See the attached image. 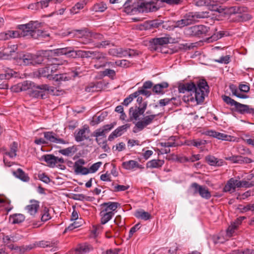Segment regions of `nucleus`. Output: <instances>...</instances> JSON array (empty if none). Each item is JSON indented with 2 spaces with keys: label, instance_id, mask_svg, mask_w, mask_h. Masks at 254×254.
I'll use <instances>...</instances> for the list:
<instances>
[{
  "label": "nucleus",
  "instance_id": "20",
  "mask_svg": "<svg viewBox=\"0 0 254 254\" xmlns=\"http://www.w3.org/2000/svg\"><path fill=\"white\" fill-rule=\"evenodd\" d=\"M39 208V202L35 200H31L30 204L26 206V210L30 215H34Z\"/></svg>",
  "mask_w": 254,
  "mask_h": 254
},
{
  "label": "nucleus",
  "instance_id": "25",
  "mask_svg": "<svg viewBox=\"0 0 254 254\" xmlns=\"http://www.w3.org/2000/svg\"><path fill=\"white\" fill-rule=\"evenodd\" d=\"M13 175L17 178L24 182H28L30 177L21 169L18 168L15 171L13 172Z\"/></svg>",
  "mask_w": 254,
  "mask_h": 254
},
{
  "label": "nucleus",
  "instance_id": "6",
  "mask_svg": "<svg viewBox=\"0 0 254 254\" xmlns=\"http://www.w3.org/2000/svg\"><path fill=\"white\" fill-rule=\"evenodd\" d=\"M209 13V12L207 11L190 12L186 13L184 17L189 25L196 21L198 19L209 17L210 15Z\"/></svg>",
  "mask_w": 254,
  "mask_h": 254
},
{
  "label": "nucleus",
  "instance_id": "57",
  "mask_svg": "<svg viewBox=\"0 0 254 254\" xmlns=\"http://www.w3.org/2000/svg\"><path fill=\"white\" fill-rule=\"evenodd\" d=\"M222 98L223 100L228 105L231 106H235L237 102L235 101L234 99L231 98L230 97L226 95H222Z\"/></svg>",
  "mask_w": 254,
  "mask_h": 254
},
{
  "label": "nucleus",
  "instance_id": "11",
  "mask_svg": "<svg viewBox=\"0 0 254 254\" xmlns=\"http://www.w3.org/2000/svg\"><path fill=\"white\" fill-rule=\"evenodd\" d=\"M237 188H241L240 181L234 178H231L225 185L223 191L225 192L232 193L236 191Z\"/></svg>",
  "mask_w": 254,
  "mask_h": 254
},
{
  "label": "nucleus",
  "instance_id": "54",
  "mask_svg": "<svg viewBox=\"0 0 254 254\" xmlns=\"http://www.w3.org/2000/svg\"><path fill=\"white\" fill-rule=\"evenodd\" d=\"M51 218V215L49 213V209L47 207H44L43 210L42 216H41V221L43 222L47 221L50 220Z\"/></svg>",
  "mask_w": 254,
  "mask_h": 254
},
{
  "label": "nucleus",
  "instance_id": "59",
  "mask_svg": "<svg viewBox=\"0 0 254 254\" xmlns=\"http://www.w3.org/2000/svg\"><path fill=\"white\" fill-rule=\"evenodd\" d=\"M92 52L91 51H82L78 50V58H89L92 57Z\"/></svg>",
  "mask_w": 254,
  "mask_h": 254
},
{
  "label": "nucleus",
  "instance_id": "15",
  "mask_svg": "<svg viewBox=\"0 0 254 254\" xmlns=\"http://www.w3.org/2000/svg\"><path fill=\"white\" fill-rule=\"evenodd\" d=\"M85 164V161L83 159H79L74 163V172L76 174L87 175L90 173V170L82 165Z\"/></svg>",
  "mask_w": 254,
  "mask_h": 254
},
{
  "label": "nucleus",
  "instance_id": "31",
  "mask_svg": "<svg viewBox=\"0 0 254 254\" xmlns=\"http://www.w3.org/2000/svg\"><path fill=\"white\" fill-rule=\"evenodd\" d=\"M134 216L138 218L146 221L151 218V215L148 212H146L142 209L138 210L135 211Z\"/></svg>",
  "mask_w": 254,
  "mask_h": 254
},
{
  "label": "nucleus",
  "instance_id": "9",
  "mask_svg": "<svg viewBox=\"0 0 254 254\" xmlns=\"http://www.w3.org/2000/svg\"><path fill=\"white\" fill-rule=\"evenodd\" d=\"M92 59L96 61H98L101 63L100 65L95 64L94 67L97 69L101 67H104L106 66V64L108 63L106 62L107 58L106 54L99 51H92Z\"/></svg>",
  "mask_w": 254,
  "mask_h": 254
},
{
  "label": "nucleus",
  "instance_id": "22",
  "mask_svg": "<svg viewBox=\"0 0 254 254\" xmlns=\"http://www.w3.org/2000/svg\"><path fill=\"white\" fill-rule=\"evenodd\" d=\"M208 135L210 136L215 137L218 139L223 140L230 141L231 140V136L226 134L219 132L214 130H210L208 131Z\"/></svg>",
  "mask_w": 254,
  "mask_h": 254
},
{
  "label": "nucleus",
  "instance_id": "63",
  "mask_svg": "<svg viewBox=\"0 0 254 254\" xmlns=\"http://www.w3.org/2000/svg\"><path fill=\"white\" fill-rule=\"evenodd\" d=\"M230 56L227 55L226 56L221 57L218 59L215 60V62L219 63L227 64L230 62Z\"/></svg>",
  "mask_w": 254,
  "mask_h": 254
},
{
  "label": "nucleus",
  "instance_id": "48",
  "mask_svg": "<svg viewBox=\"0 0 254 254\" xmlns=\"http://www.w3.org/2000/svg\"><path fill=\"white\" fill-rule=\"evenodd\" d=\"M198 190L199 194L202 198L208 199L211 197V195L210 192L206 187L201 186V188Z\"/></svg>",
  "mask_w": 254,
  "mask_h": 254
},
{
  "label": "nucleus",
  "instance_id": "13",
  "mask_svg": "<svg viewBox=\"0 0 254 254\" xmlns=\"http://www.w3.org/2000/svg\"><path fill=\"white\" fill-rule=\"evenodd\" d=\"M115 125V123H112L105 125L102 128L95 130L92 133L91 136L95 137L101 136L106 137V134L114 127Z\"/></svg>",
  "mask_w": 254,
  "mask_h": 254
},
{
  "label": "nucleus",
  "instance_id": "17",
  "mask_svg": "<svg viewBox=\"0 0 254 254\" xmlns=\"http://www.w3.org/2000/svg\"><path fill=\"white\" fill-rule=\"evenodd\" d=\"M21 30L19 31H7L6 32L0 33V40H6L9 38H14L17 37H22L21 35Z\"/></svg>",
  "mask_w": 254,
  "mask_h": 254
},
{
  "label": "nucleus",
  "instance_id": "12",
  "mask_svg": "<svg viewBox=\"0 0 254 254\" xmlns=\"http://www.w3.org/2000/svg\"><path fill=\"white\" fill-rule=\"evenodd\" d=\"M44 137L49 141L63 144L68 143V141H66L59 137V135L53 131H47L44 133Z\"/></svg>",
  "mask_w": 254,
  "mask_h": 254
},
{
  "label": "nucleus",
  "instance_id": "32",
  "mask_svg": "<svg viewBox=\"0 0 254 254\" xmlns=\"http://www.w3.org/2000/svg\"><path fill=\"white\" fill-rule=\"evenodd\" d=\"M41 159L48 164L51 167H54L56 164V156L52 154H47L42 156Z\"/></svg>",
  "mask_w": 254,
  "mask_h": 254
},
{
  "label": "nucleus",
  "instance_id": "1",
  "mask_svg": "<svg viewBox=\"0 0 254 254\" xmlns=\"http://www.w3.org/2000/svg\"><path fill=\"white\" fill-rule=\"evenodd\" d=\"M153 2H145L143 0H127L125 3L124 11L129 13L133 12H148L157 10Z\"/></svg>",
  "mask_w": 254,
  "mask_h": 254
},
{
  "label": "nucleus",
  "instance_id": "19",
  "mask_svg": "<svg viewBox=\"0 0 254 254\" xmlns=\"http://www.w3.org/2000/svg\"><path fill=\"white\" fill-rule=\"evenodd\" d=\"M122 167L128 170H133L135 168L144 169V167L142 165L139 164L137 161L133 160L123 162Z\"/></svg>",
  "mask_w": 254,
  "mask_h": 254
},
{
  "label": "nucleus",
  "instance_id": "53",
  "mask_svg": "<svg viewBox=\"0 0 254 254\" xmlns=\"http://www.w3.org/2000/svg\"><path fill=\"white\" fill-rule=\"evenodd\" d=\"M110 45L114 46V44L109 40H102L101 42L97 43L95 47L97 48H106L107 46Z\"/></svg>",
  "mask_w": 254,
  "mask_h": 254
},
{
  "label": "nucleus",
  "instance_id": "49",
  "mask_svg": "<svg viewBox=\"0 0 254 254\" xmlns=\"http://www.w3.org/2000/svg\"><path fill=\"white\" fill-rule=\"evenodd\" d=\"M76 151V148L74 146L68 147L66 148L61 149L59 153L65 156H69L74 154Z\"/></svg>",
  "mask_w": 254,
  "mask_h": 254
},
{
  "label": "nucleus",
  "instance_id": "8",
  "mask_svg": "<svg viewBox=\"0 0 254 254\" xmlns=\"http://www.w3.org/2000/svg\"><path fill=\"white\" fill-rule=\"evenodd\" d=\"M157 116L158 115H149L145 116L142 120L139 121L135 124L133 132H136L137 131L136 130L135 127L139 130H142L144 127L151 124Z\"/></svg>",
  "mask_w": 254,
  "mask_h": 254
},
{
  "label": "nucleus",
  "instance_id": "23",
  "mask_svg": "<svg viewBox=\"0 0 254 254\" xmlns=\"http://www.w3.org/2000/svg\"><path fill=\"white\" fill-rule=\"evenodd\" d=\"M169 84L167 82H162L154 85L152 88L153 92L157 94L163 95L165 93L164 89L168 88Z\"/></svg>",
  "mask_w": 254,
  "mask_h": 254
},
{
  "label": "nucleus",
  "instance_id": "41",
  "mask_svg": "<svg viewBox=\"0 0 254 254\" xmlns=\"http://www.w3.org/2000/svg\"><path fill=\"white\" fill-rule=\"evenodd\" d=\"M68 47L64 48H59L53 50H50L46 51V53L49 55L50 53H51V55H66V54L68 53Z\"/></svg>",
  "mask_w": 254,
  "mask_h": 254
},
{
  "label": "nucleus",
  "instance_id": "47",
  "mask_svg": "<svg viewBox=\"0 0 254 254\" xmlns=\"http://www.w3.org/2000/svg\"><path fill=\"white\" fill-rule=\"evenodd\" d=\"M49 69V66L47 64H46V66L44 67L40 68L38 69L39 75L41 76L47 77V78L51 79V75Z\"/></svg>",
  "mask_w": 254,
  "mask_h": 254
},
{
  "label": "nucleus",
  "instance_id": "61",
  "mask_svg": "<svg viewBox=\"0 0 254 254\" xmlns=\"http://www.w3.org/2000/svg\"><path fill=\"white\" fill-rule=\"evenodd\" d=\"M136 97V94L135 93V92L133 93L132 94L129 95L128 97L125 99L123 104L126 106H128V105L131 102L133 99Z\"/></svg>",
  "mask_w": 254,
  "mask_h": 254
},
{
  "label": "nucleus",
  "instance_id": "43",
  "mask_svg": "<svg viewBox=\"0 0 254 254\" xmlns=\"http://www.w3.org/2000/svg\"><path fill=\"white\" fill-rule=\"evenodd\" d=\"M4 70V73H0V80L8 79L16 73L14 71L9 68H6Z\"/></svg>",
  "mask_w": 254,
  "mask_h": 254
},
{
  "label": "nucleus",
  "instance_id": "38",
  "mask_svg": "<svg viewBox=\"0 0 254 254\" xmlns=\"http://www.w3.org/2000/svg\"><path fill=\"white\" fill-rule=\"evenodd\" d=\"M229 88L233 95L242 99H246L248 98V96L240 93L239 89H238L235 85L231 84L229 86Z\"/></svg>",
  "mask_w": 254,
  "mask_h": 254
},
{
  "label": "nucleus",
  "instance_id": "58",
  "mask_svg": "<svg viewBox=\"0 0 254 254\" xmlns=\"http://www.w3.org/2000/svg\"><path fill=\"white\" fill-rule=\"evenodd\" d=\"M135 93L136 94L137 97L140 95L142 94L147 97H149L151 93V92L149 90H147L146 89H144L142 87H140L138 89V90L135 92Z\"/></svg>",
  "mask_w": 254,
  "mask_h": 254
},
{
  "label": "nucleus",
  "instance_id": "28",
  "mask_svg": "<svg viewBox=\"0 0 254 254\" xmlns=\"http://www.w3.org/2000/svg\"><path fill=\"white\" fill-rule=\"evenodd\" d=\"M164 160L152 159L146 163V168L150 169L159 168L164 164Z\"/></svg>",
  "mask_w": 254,
  "mask_h": 254
},
{
  "label": "nucleus",
  "instance_id": "7",
  "mask_svg": "<svg viewBox=\"0 0 254 254\" xmlns=\"http://www.w3.org/2000/svg\"><path fill=\"white\" fill-rule=\"evenodd\" d=\"M147 103L146 102H143L141 105L139 107H132L129 109V115L131 119L137 120L139 117L142 115L147 108Z\"/></svg>",
  "mask_w": 254,
  "mask_h": 254
},
{
  "label": "nucleus",
  "instance_id": "35",
  "mask_svg": "<svg viewBox=\"0 0 254 254\" xmlns=\"http://www.w3.org/2000/svg\"><path fill=\"white\" fill-rule=\"evenodd\" d=\"M54 62L52 63H49L48 62L46 64L49 65L50 68V71L51 73V75H52V73L55 72L57 69L56 65H61L64 64V63H66L65 61H64L63 62H59L58 59L55 58L53 59Z\"/></svg>",
  "mask_w": 254,
  "mask_h": 254
},
{
  "label": "nucleus",
  "instance_id": "16",
  "mask_svg": "<svg viewBox=\"0 0 254 254\" xmlns=\"http://www.w3.org/2000/svg\"><path fill=\"white\" fill-rule=\"evenodd\" d=\"M226 160H229L233 163L238 164H249L253 162V160L248 157L240 155H233L230 157H226Z\"/></svg>",
  "mask_w": 254,
  "mask_h": 254
},
{
  "label": "nucleus",
  "instance_id": "42",
  "mask_svg": "<svg viewBox=\"0 0 254 254\" xmlns=\"http://www.w3.org/2000/svg\"><path fill=\"white\" fill-rule=\"evenodd\" d=\"M124 50L122 48H113L109 49L108 54L114 57H123Z\"/></svg>",
  "mask_w": 254,
  "mask_h": 254
},
{
  "label": "nucleus",
  "instance_id": "45",
  "mask_svg": "<svg viewBox=\"0 0 254 254\" xmlns=\"http://www.w3.org/2000/svg\"><path fill=\"white\" fill-rule=\"evenodd\" d=\"M33 58L32 54H26L23 55L19 59L25 65H33Z\"/></svg>",
  "mask_w": 254,
  "mask_h": 254
},
{
  "label": "nucleus",
  "instance_id": "39",
  "mask_svg": "<svg viewBox=\"0 0 254 254\" xmlns=\"http://www.w3.org/2000/svg\"><path fill=\"white\" fill-rule=\"evenodd\" d=\"M114 215V212H100V216L101 217V223L102 224H105L109 221H110Z\"/></svg>",
  "mask_w": 254,
  "mask_h": 254
},
{
  "label": "nucleus",
  "instance_id": "40",
  "mask_svg": "<svg viewBox=\"0 0 254 254\" xmlns=\"http://www.w3.org/2000/svg\"><path fill=\"white\" fill-rule=\"evenodd\" d=\"M239 227V225H237L235 221L232 222L226 230L227 236L229 237L232 236L238 230Z\"/></svg>",
  "mask_w": 254,
  "mask_h": 254
},
{
  "label": "nucleus",
  "instance_id": "14",
  "mask_svg": "<svg viewBox=\"0 0 254 254\" xmlns=\"http://www.w3.org/2000/svg\"><path fill=\"white\" fill-rule=\"evenodd\" d=\"M129 127L130 125L129 124H126L119 127L109 135L108 140L110 141H112L115 138L121 136L123 133L127 131V129Z\"/></svg>",
  "mask_w": 254,
  "mask_h": 254
},
{
  "label": "nucleus",
  "instance_id": "44",
  "mask_svg": "<svg viewBox=\"0 0 254 254\" xmlns=\"http://www.w3.org/2000/svg\"><path fill=\"white\" fill-rule=\"evenodd\" d=\"M247 10V8L245 7H238L237 13H239L238 17L242 18V20H248L251 19V16L247 13L241 14V12H245Z\"/></svg>",
  "mask_w": 254,
  "mask_h": 254
},
{
  "label": "nucleus",
  "instance_id": "62",
  "mask_svg": "<svg viewBox=\"0 0 254 254\" xmlns=\"http://www.w3.org/2000/svg\"><path fill=\"white\" fill-rule=\"evenodd\" d=\"M102 74L104 76H109L110 77L113 78L116 75V72L113 69H106L102 72Z\"/></svg>",
  "mask_w": 254,
  "mask_h": 254
},
{
  "label": "nucleus",
  "instance_id": "60",
  "mask_svg": "<svg viewBox=\"0 0 254 254\" xmlns=\"http://www.w3.org/2000/svg\"><path fill=\"white\" fill-rule=\"evenodd\" d=\"M138 52L134 50L130 49H125L124 53V57H126V56H128L130 57H132L136 56L138 55Z\"/></svg>",
  "mask_w": 254,
  "mask_h": 254
},
{
  "label": "nucleus",
  "instance_id": "52",
  "mask_svg": "<svg viewBox=\"0 0 254 254\" xmlns=\"http://www.w3.org/2000/svg\"><path fill=\"white\" fill-rule=\"evenodd\" d=\"M50 2H52V0H42L39 2H37L35 3L36 9L47 7Z\"/></svg>",
  "mask_w": 254,
  "mask_h": 254
},
{
  "label": "nucleus",
  "instance_id": "21",
  "mask_svg": "<svg viewBox=\"0 0 254 254\" xmlns=\"http://www.w3.org/2000/svg\"><path fill=\"white\" fill-rule=\"evenodd\" d=\"M57 245V242L56 241H41L39 242H37L34 243V246L37 247H41V248H47V247H52L53 248L52 250L53 251H56V246Z\"/></svg>",
  "mask_w": 254,
  "mask_h": 254
},
{
  "label": "nucleus",
  "instance_id": "26",
  "mask_svg": "<svg viewBox=\"0 0 254 254\" xmlns=\"http://www.w3.org/2000/svg\"><path fill=\"white\" fill-rule=\"evenodd\" d=\"M89 130L88 128L84 127L79 129L78 132L75 134V140L77 142L82 141L85 139H88L89 137L86 136V132H89Z\"/></svg>",
  "mask_w": 254,
  "mask_h": 254
},
{
  "label": "nucleus",
  "instance_id": "55",
  "mask_svg": "<svg viewBox=\"0 0 254 254\" xmlns=\"http://www.w3.org/2000/svg\"><path fill=\"white\" fill-rule=\"evenodd\" d=\"M173 26L175 28H182L185 26L189 25L188 23L186 21V19L184 17L183 19L175 21Z\"/></svg>",
  "mask_w": 254,
  "mask_h": 254
},
{
  "label": "nucleus",
  "instance_id": "4",
  "mask_svg": "<svg viewBox=\"0 0 254 254\" xmlns=\"http://www.w3.org/2000/svg\"><path fill=\"white\" fill-rule=\"evenodd\" d=\"M210 28L203 25H195L186 30V34L190 36L203 37L210 35Z\"/></svg>",
  "mask_w": 254,
  "mask_h": 254
},
{
  "label": "nucleus",
  "instance_id": "56",
  "mask_svg": "<svg viewBox=\"0 0 254 254\" xmlns=\"http://www.w3.org/2000/svg\"><path fill=\"white\" fill-rule=\"evenodd\" d=\"M17 149V143L15 142H13L10 146V151L8 153V154L10 157H15L16 155V151Z\"/></svg>",
  "mask_w": 254,
  "mask_h": 254
},
{
  "label": "nucleus",
  "instance_id": "33",
  "mask_svg": "<svg viewBox=\"0 0 254 254\" xmlns=\"http://www.w3.org/2000/svg\"><path fill=\"white\" fill-rule=\"evenodd\" d=\"M33 65L43 64H46L48 62H50L48 59L41 55H33Z\"/></svg>",
  "mask_w": 254,
  "mask_h": 254
},
{
  "label": "nucleus",
  "instance_id": "64",
  "mask_svg": "<svg viewBox=\"0 0 254 254\" xmlns=\"http://www.w3.org/2000/svg\"><path fill=\"white\" fill-rule=\"evenodd\" d=\"M204 144V143L201 140H192L188 141V145H192L196 147H199L201 145Z\"/></svg>",
  "mask_w": 254,
  "mask_h": 254
},
{
  "label": "nucleus",
  "instance_id": "34",
  "mask_svg": "<svg viewBox=\"0 0 254 254\" xmlns=\"http://www.w3.org/2000/svg\"><path fill=\"white\" fill-rule=\"evenodd\" d=\"M83 33L82 43L84 44H88L93 42L92 39V31L85 28V31L82 32Z\"/></svg>",
  "mask_w": 254,
  "mask_h": 254
},
{
  "label": "nucleus",
  "instance_id": "18",
  "mask_svg": "<svg viewBox=\"0 0 254 254\" xmlns=\"http://www.w3.org/2000/svg\"><path fill=\"white\" fill-rule=\"evenodd\" d=\"M196 86L193 82H188L179 85L178 90L180 93H184L186 92H188L191 93L194 91ZM191 95L192 96V94H191Z\"/></svg>",
  "mask_w": 254,
  "mask_h": 254
},
{
  "label": "nucleus",
  "instance_id": "46",
  "mask_svg": "<svg viewBox=\"0 0 254 254\" xmlns=\"http://www.w3.org/2000/svg\"><path fill=\"white\" fill-rule=\"evenodd\" d=\"M16 241V238L14 236H5L3 237V243L5 245H7L10 249H13L14 248V246L12 243Z\"/></svg>",
  "mask_w": 254,
  "mask_h": 254
},
{
  "label": "nucleus",
  "instance_id": "36",
  "mask_svg": "<svg viewBox=\"0 0 254 254\" xmlns=\"http://www.w3.org/2000/svg\"><path fill=\"white\" fill-rule=\"evenodd\" d=\"M25 219V216L22 214H14L9 217V221L12 224H19L22 222Z\"/></svg>",
  "mask_w": 254,
  "mask_h": 254
},
{
  "label": "nucleus",
  "instance_id": "10",
  "mask_svg": "<svg viewBox=\"0 0 254 254\" xmlns=\"http://www.w3.org/2000/svg\"><path fill=\"white\" fill-rule=\"evenodd\" d=\"M36 88L41 90V91H39L37 90H32L30 93V96L32 97L44 99L46 97V95L45 94V91H50L51 90L53 91V89H51V87L47 84H42L40 85H38L36 87Z\"/></svg>",
  "mask_w": 254,
  "mask_h": 254
},
{
  "label": "nucleus",
  "instance_id": "29",
  "mask_svg": "<svg viewBox=\"0 0 254 254\" xmlns=\"http://www.w3.org/2000/svg\"><path fill=\"white\" fill-rule=\"evenodd\" d=\"M92 250V247L87 244H80L75 249L76 254H85Z\"/></svg>",
  "mask_w": 254,
  "mask_h": 254
},
{
  "label": "nucleus",
  "instance_id": "3",
  "mask_svg": "<svg viewBox=\"0 0 254 254\" xmlns=\"http://www.w3.org/2000/svg\"><path fill=\"white\" fill-rule=\"evenodd\" d=\"M208 85L207 82L203 79L197 83L193 94L197 103L203 102L205 96L208 93Z\"/></svg>",
  "mask_w": 254,
  "mask_h": 254
},
{
  "label": "nucleus",
  "instance_id": "30",
  "mask_svg": "<svg viewBox=\"0 0 254 254\" xmlns=\"http://www.w3.org/2000/svg\"><path fill=\"white\" fill-rule=\"evenodd\" d=\"M89 0H82L81 1L77 2L70 10V13L73 14L78 13L80 9L84 8Z\"/></svg>",
  "mask_w": 254,
  "mask_h": 254
},
{
  "label": "nucleus",
  "instance_id": "27",
  "mask_svg": "<svg viewBox=\"0 0 254 254\" xmlns=\"http://www.w3.org/2000/svg\"><path fill=\"white\" fill-rule=\"evenodd\" d=\"M207 163L211 166H221L223 164V161L221 159H218L214 156L208 155L205 157Z\"/></svg>",
  "mask_w": 254,
  "mask_h": 254
},
{
  "label": "nucleus",
  "instance_id": "37",
  "mask_svg": "<svg viewBox=\"0 0 254 254\" xmlns=\"http://www.w3.org/2000/svg\"><path fill=\"white\" fill-rule=\"evenodd\" d=\"M107 8V5L104 2H99L94 4L91 8V10L95 12H102Z\"/></svg>",
  "mask_w": 254,
  "mask_h": 254
},
{
  "label": "nucleus",
  "instance_id": "5",
  "mask_svg": "<svg viewBox=\"0 0 254 254\" xmlns=\"http://www.w3.org/2000/svg\"><path fill=\"white\" fill-rule=\"evenodd\" d=\"M172 38L169 36L152 39L149 41L151 50L162 52V47L168 43H172Z\"/></svg>",
  "mask_w": 254,
  "mask_h": 254
},
{
  "label": "nucleus",
  "instance_id": "51",
  "mask_svg": "<svg viewBox=\"0 0 254 254\" xmlns=\"http://www.w3.org/2000/svg\"><path fill=\"white\" fill-rule=\"evenodd\" d=\"M52 79L56 81L61 82L63 81L68 80L70 79V77H68L66 73H63L56 74L53 77H52Z\"/></svg>",
  "mask_w": 254,
  "mask_h": 254
},
{
  "label": "nucleus",
  "instance_id": "24",
  "mask_svg": "<svg viewBox=\"0 0 254 254\" xmlns=\"http://www.w3.org/2000/svg\"><path fill=\"white\" fill-rule=\"evenodd\" d=\"M237 112L241 114H251L253 112V108H251L247 105L242 104L237 102L235 106Z\"/></svg>",
  "mask_w": 254,
  "mask_h": 254
},
{
  "label": "nucleus",
  "instance_id": "2",
  "mask_svg": "<svg viewBox=\"0 0 254 254\" xmlns=\"http://www.w3.org/2000/svg\"><path fill=\"white\" fill-rule=\"evenodd\" d=\"M38 23L34 21H30L25 24L18 25V29L21 30L23 37L33 38L34 39L46 38L49 35L46 32L37 28Z\"/></svg>",
  "mask_w": 254,
  "mask_h": 254
},
{
  "label": "nucleus",
  "instance_id": "50",
  "mask_svg": "<svg viewBox=\"0 0 254 254\" xmlns=\"http://www.w3.org/2000/svg\"><path fill=\"white\" fill-rule=\"evenodd\" d=\"M119 205L120 204L118 202H108L102 203L101 206H107V208H108V209L111 210V212H114V211L116 210Z\"/></svg>",
  "mask_w": 254,
  "mask_h": 254
}]
</instances>
